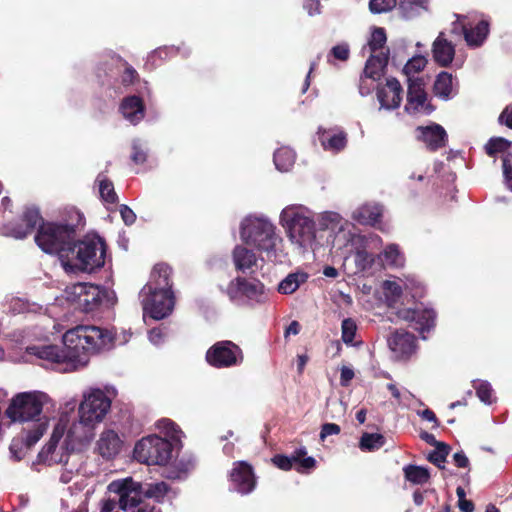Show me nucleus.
Segmentation results:
<instances>
[{
	"instance_id": "obj_62",
	"label": "nucleus",
	"mask_w": 512,
	"mask_h": 512,
	"mask_svg": "<svg viewBox=\"0 0 512 512\" xmlns=\"http://www.w3.org/2000/svg\"><path fill=\"white\" fill-rule=\"evenodd\" d=\"M304 8L307 10L310 16L320 13V2L319 0H306Z\"/></svg>"
},
{
	"instance_id": "obj_24",
	"label": "nucleus",
	"mask_w": 512,
	"mask_h": 512,
	"mask_svg": "<svg viewBox=\"0 0 512 512\" xmlns=\"http://www.w3.org/2000/svg\"><path fill=\"white\" fill-rule=\"evenodd\" d=\"M432 54L434 61L440 66H448L455 54L454 45L444 38V33L441 32L435 39L432 45Z\"/></svg>"
},
{
	"instance_id": "obj_36",
	"label": "nucleus",
	"mask_w": 512,
	"mask_h": 512,
	"mask_svg": "<svg viewBox=\"0 0 512 512\" xmlns=\"http://www.w3.org/2000/svg\"><path fill=\"white\" fill-rule=\"evenodd\" d=\"M452 91V75L441 72L434 83V92L437 96L447 99Z\"/></svg>"
},
{
	"instance_id": "obj_49",
	"label": "nucleus",
	"mask_w": 512,
	"mask_h": 512,
	"mask_svg": "<svg viewBox=\"0 0 512 512\" xmlns=\"http://www.w3.org/2000/svg\"><path fill=\"white\" fill-rule=\"evenodd\" d=\"M478 398L485 404L493 402V390L490 383L486 381H478L474 384Z\"/></svg>"
},
{
	"instance_id": "obj_30",
	"label": "nucleus",
	"mask_w": 512,
	"mask_h": 512,
	"mask_svg": "<svg viewBox=\"0 0 512 512\" xmlns=\"http://www.w3.org/2000/svg\"><path fill=\"white\" fill-rule=\"evenodd\" d=\"M308 279L305 272H295L288 274L278 285V291L281 294H292L300 285L304 284Z\"/></svg>"
},
{
	"instance_id": "obj_19",
	"label": "nucleus",
	"mask_w": 512,
	"mask_h": 512,
	"mask_svg": "<svg viewBox=\"0 0 512 512\" xmlns=\"http://www.w3.org/2000/svg\"><path fill=\"white\" fill-rule=\"evenodd\" d=\"M377 98L383 109L398 108L402 101V87L399 81L395 78L387 79L386 84L378 88Z\"/></svg>"
},
{
	"instance_id": "obj_29",
	"label": "nucleus",
	"mask_w": 512,
	"mask_h": 512,
	"mask_svg": "<svg viewBox=\"0 0 512 512\" xmlns=\"http://www.w3.org/2000/svg\"><path fill=\"white\" fill-rule=\"evenodd\" d=\"M22 221L25 224V229L17 228L12 232L13 236L18 239L25 238L42 221L39 210L34 207L27 208L24 212Z\"/></svg>"
},
{
	"instance_id": "obj_23",
	"label": "nucleus",
	"mask_w": 512,
	"mask_h": 512,
	"mask_svg": "<svg viewBox=\"0 0 512 512\" xmlns=\"http://www.w3.org/2000/svg\"><path fill=\"white\" fill-rule=\"evenodd\" d=\"M417 138L421 140L429 150H437L446 143L447 134L444 128L438 124L416 129Z\"/></svg>"
},
{
	"instance_id": "obj_56",
	"label": "nucleus",
	"mask_w": 512,
	"mask_h": 512,
	"mask_svg": "<svg viewBox=\"0 0 512 512\" xmlns=\"http://www.w3.org/2000/svg\"><path fill=\"white\" fill-rule=\"evenodd\" d=\"M341 429L340 426L335 423H325L322 425L320 432V439L323 441L326 437L330 435H338Z\"/></svg>"
},
{
	"instance_id": "obj_55",
	"label": "nucleus",
	"mask_w": 512,
	"mask_h": 512,
	"mask_svg": "<svg viewBox=\"0 0 512 512\" xmlns=\"http://www.w3.org/2000/svg\"><path fill=\"white\" fill-rule=\"evenodd\" d=\"M331 54L334 56V58L346 61L349 58L350 50L349 46L346 43H341L336 46H334L331 49Z\"/></svg>"
},
{
	"instance_id": "obj_50",
	"label": "nucleus",
	"mask_w": 512,
	"mask_h": 512,
	"mask_svg": "<svg viewBox=\"0 0 512 512\" xmlns=\"http://www.w3.org/2000/svg\"><path fill=\"white\" fill-rule=\"evenodd\" d=\"M398 0H370L369 8L372 13H384L392 10Z\"/></svg>"
},
{
	"instance_id": "obj_42",
	"label": "nucleus",
	"mask_w": 512,
	"mask_h": 512,
	"mask_svg": "<svg viewBox=\"0 0 512 512\" xmlns=\"http://www.w3.org/2000/svg\"><path fill=\"white\" fill-rule=\"evenodd\" d=\"M427 0H399V8L405 18H412L425 9Z\"/></svg>"
},
{
	"instance_id": "obj_37",
	"label": "nucleus",
	"mask_w": 512,
	"mask_h": 512,
	"mask_svg": "<svg viewBox=\"0 0 512 512\" xmlns=\"http://www.w3.org/2000/svg\"><path fill=\"white\" fill-rule=\"evenodd\" d=\"M169 487L165 482H156L143 485V495L145 498H153L161 501L168 493Z\"/></svg>"
},
{
	"instance_id": "obj_63",
	"label": "nucleus",
	"mask_w": 512,
	"mask_h": 512,
	"mask_svg": "<svg viewBox=\"0 0 512 512\" xmlns=\"http://www.w3.org/2000/svg\"><path fill=\"white\" fill-rule=\"evenodd\" d=\"M453 460L455 465L459 468H466L469 465V459L462 451L456 452L453 455Z\"/></svg>"
},
{
	"instance_id": "obj_15",
	"label": "nucleus",
	"mask_w": 512,
	"mask_h": 512,
	"mask_svg": "<svg viewBox=\"0 0 512 512\" xmlns=\"http://www.w3.org/2000/svg\"><path fill=\"white\" fill-rule=\"evenodd\" d=\"M108 491L116 494L119 499V507L128 512L132 506L137 505L143 500V485L134 481L131 477L112 481L108 485Z\"/></svg>"
},
{
	"instance_id": "obj_4",
	"label": "nucleus",
	"mask_w": 512,
	"mask_h": 512,
	"mask_svg": "<svg viewBox=\"0 0 512 512\" xmlns=\"http://www.w3.org/2000/svg\"><path fill=\"white\" fill-rule=\"evenodd\" d=\"M63 345L68 350L71 358L85 361L82 354H94L111 348L114 340L112 333L94 325H77L67 330L63 336Z\"/></svg>"
},
{
	"instance_id": "obj_6",
	"label": "nucleus",
	"mask_w": 512,
	"mask_h": 512,
	"mask_svg": "<svg viewBox=\"0 0 512 512\" xmlns=\"http://www.w3.org/2000/svg\"><path fill=\"white\" fill-rule=\"evenodd\" d=\"M105 245L101 238L87 236L72 242L67 254L62 256V267L67 273L92 272L104 265Z\"/></svg>"
},
{
	"instance_id": "obj_20",
	"label": "nucleus",
	"mask_w": 512,
	"mask_h": 512,
	"mask_svg": "<svg viewBox=\"0 0 512 512\" xmlns=\"http://www.w3.org/2000/svg\"><path fill=\"white\" fill-rule=\"evenodd\" d=\"M232 261L236 271L243 274H253L259 267V259L256 254L244 245L234 247Z\"/></svg>"
},
{
	"instance_id": "obj_57",
	"label": "nucleus",
	"mask_w": 512,
	"mask_h": 512,
	"mask_svg": "<svg viewBox=\"0 0 512 512\" xmlns=\"http://www.w3.org/2000/svg\"><path fill=\"white\" fill-rule=\"evenodd\" d=\"M128 512H160V510L155 505L142 500L137 505L132 506Z\"/></svg>"
},
{
	"instance_id": "obj_61",
	"label": "nucleus",
	"mask_w": 512,
	"mask_h": 512,
	"mask_svg": "<svg viewBox=\"0 0 512 512\" xmlns=\"http://www.w3.org/2000/svg\"><path fill=\"white\" fill-rule=\"evenodd\" d=\"M353 377L354 371L351 368L347 366L341 368L340 383L342 386H347Z\"/></svg>"
},
{
	"instance_id": "obj_34",
	"label": "nucleus",
	"mask_w": 512,
	"mask_h": 512,
	"mask_svg": "<svg viewBox=\"0 0 512 512\" xmlns=\"http://www.w3.org/2000/svg\"><path fill=\"white\" fill-rule=\"evenodd\" d=\"M436 314L432 309H417L413 327L421 333L430 331L435 325Z\"/></svg>"
},
{
	"instance_id": "obj_54",
	"label": "nucleus",
	"mask_w": 512,
	"mask_h": 512,
	"mask_svg": "<svg viewBox=\"0 0 512 512\" xmlns=\"http://www.w3.org/2000/svg\"><path fill=\"white\" fill-rule=\"evenodd\" d=\"M297 461H298V458L295 456L287 457V456H283V455H276L273 458V463L278 468H280L282 470H290L293 466V463L297 462Z\"/></svg>"
},
{
	"instance_id": "obj_1",
	"label": "nucleus",
	"mask_w": 512,
	"mask_h": 512,
	"mask_svg": "<svg viewBox=\"0 0 512 512\" xmlns=\"http://www.w3.org/2000/svg\"><path fill=\"white\" fill-rule=\"evenodd\" d=\"M97 424L85 420L78 415V419L69 424L67 415H62L55 425L49 442L39 452V462L48 465L66 463L68 453L89 444L94 438Z\"/></svg>"
},
{
	"instance_id": "obj_46",
	"label": "nucleus",
	"mask_w": 512,
	"mask_h": 512,
	"mask_svg": "<svg viewBox=\"0 0 512 512\" xmlns=\"http://www.w3.org/2000/svg\"><path fill=\"white\" fill-rule=\"evenodd\" d=\"M509 146H510L509 141H507L506 139H504L502 137H497V138H491L487 142V144L485 145V150L489 156L494 157L498 153L506 152L508 150Z\"/></svg>"
},
{
	"instance_id": "obj_9",
	"label": "nucleus",
	"mask_w": 512,
	"mask_h": 512,
	"mask_svg": "<svg viewBox=\"0 0 512 512\" xmlns=\"http://www.w3.org/2000/svg\"><path fill=\"white\" fill-rule=\"evenodd\" d=\"M49 401V396L44 392L19 393L12 399L6 410V415L14 422L30 421L40 415L43 406Z\"/></svg>"
},
{
	"instance_id": "obj_26",
	"label": "nucleus",
	"mask_w": 512,
	"mask_h": 512,
	"mask_svg": "<svg viewBox=\"0 0 512 512\" xmlns=\"http://www.w3.org/2000/svg\"><path fill=\"white\" fill-rule=\"evenodd\" d=\"M120 110L123 117L132 124L138 123L144 117L142 100L137 96H130L123 100Z\"/></svg>"
},
{
	"instance_id": "obj_13",
	"label": "nucleus",
	"mask_w": 512,
	"mask_h": 512,
	"mask_svg": "<svg viewBox=\"0 0 512 512\" xmlns=\"http://www.w3.org/2000/svg\"><path fill=\"white\" fill-rule=\"evenodd\" d=\"M226 294L232 301L245 298L251 304H264L268 301V292L263 283L256 279L236 277L228 284Z\"/></svg>"
},
{
	"instance_id": "obj_11",
	"label": "nucleus",
	"mask_w": 512,
	"mask_h": 512,
	"mask_svg": "<svg viewBox=\"0 0 512 512\" xmlns=\"http://www.w3.org/2000/svg\"><path fill=\"white\" fill-rule=\"evenodd\" d=\"M452 33L463 35L469 47H480L489 34V21L477 12H469L466 15L456 14Z\"/></svg>"
},
{
	"instance_id": "obj_14",
	"label": "nucleus",
	"mask_w": 512,
	"mask_h": 512,
	"mask_svg": "<svg viewBox=\"0 0 512 512\" xmlns=\"http://www.w3.org/2000/svg\"><path fill=\"white\" fill-rule=\"evenodd\" d=\"M242 349L232 341L216 342L206 352V361L215 368H229L242 364Z\"/></svg>"
},
{
	"instance_id": "obj_51",
	"label": "nucleus",
	"mask_w": 512,
	"mask_h": 512,
	"mask_svg": "<svg viewBox=\"0 0 512 512\" xmlns=\"http://www.w3.org/2000/svg\"><path fill=\"white\" fill-rule=\"evenodd\" d=\"M25 442L22 439L14 438L9 445L10 457L14 461H20L24 457Z\"/></svg>"
},
{
	"instance_id": "obj_8",
	"label": "nucleus",
	"mask_w": 512,
	"mask_h": 512,
	"mask_svg": "<svg viewBox=\"0 0 512 512\" xmlns=\"http://www.w3.org/2000/svg\"><path fill=\"white\" fill-rule=\"evenodd\" d=\"M67 299L83 312H92L99 306H113L116 296L113 291L101 289L90 283H76L66 289Z\"/></svg>"
},
{
	"instance_id": "obj_33",
	"label": "nucleus",
	"mask_w": 512,
	"mask_h": 512,
	"mask_svg": "<svg viewBox=\"0 0 512 512\" xmlns=\"http://www.w3.org/2000/svg\"><path fill=\"white\" fill-rule=\"evenodd\" d=\"M379 260L384 266L401 267L404 264V256L396 244L388 245L379 255Z\"/></svg>"
},
{
	"instance_id": "obj_28",
	"label": "nucleus",
	"mask_w": 512,
	"mask_h": 512,
	"mask_svg": "<svg viewBox=\"0 0 512 512\" xmlns=\"http://www.w3.org/2000/svg\"><path fill=\"white\" fill-rule=\"evenodd\" d=\"M388 59L389 51H381L379 54H370L364 68L365 76L373 80L380 78L388 63Z\"/></svg>"
},
{
	"instance_id": "obj_3",
	"label": "nucleus",
	"mask_w": 512,
	"mask_h": 512,
	"mask_svg": "<svg viewBox=\"0 0 512 512\" xmlns=\"http://www.w3.org/2000/svg\"><path fill=\"white\" fill-rule=\"evenodd\" d=\"M240 238L269 260H276L282 252L283 239L276 226L265 216H247L240 225Z\"/></svg>"
},
{
	"instance_id": "obj_59",
	"label": "nucleus",
	"mask_w": 512,
	"mask_h": 512,
	"mask_svg": "<svg viewBox=\"0 0 512 512\" xmlns=\"http://www.w3.org/2000/svg\"><path fill=\"white\" fill-rule=\"evenodd\" d=\"M416 316H417V309L404 308V309L398 310V312H397V317L399 319H402V320L408 321V322H412V323H414V320H416Z\"/></svg>"
},
{
	"instance_id": "obj_48",
	"label": "nucleus",
	"mask_w": 512,
	"mask_h": 512,
	"mask_svg": "<svg viewBox=\"0 0 512 512\" xmlns=\"http://www.w3.org/2000/svg\"><path fill=\"white\" fill-rule=\"evenodd\" d=\"M341 330L343 342L347 345L352 344L357 331L355 321L351 318L344 319L342 321Z\"/></svg>"
},
{
	"instance_id": "obj_41",
	"label": "nucleus",
	"mask_w": 512,
	"mask_h": 512,
	"mask_svg": "<svg viewBox=\"0 0 512 512\" xmlns=\"http://www.w3.org/2000/svg\"><path fill=\"white\" fill-rule=\"evenodd\" d=\"M157 428L164 433L166 437H169L173 442L178 443L182 436V431L177 425L170 419H161L157 422Z\"/></svg>"
},
{
	"instance_id": "obj_32",
	"label": "nucleus",
	"mask_w": 512,
	"mask_h": 512,
	"mask_svg": "<svg viewBox=\"0 0 512 512\" xmlns=\"http://www.w3.org/2000/svg\"><path fill=\"white\" fill-rule=\"evenodd\" d=\"M296 159L295 152L289 147H281L274 153V164L281 172L289 171Z\"/></svg>"
},
{
	"instance_id": "obj_22",
	"label": "nucleus",
	"mask_w": 512,
	"mask_h": 512,
	"mask_svg": "<svg viewBox=\"0 0 512 512\" xmlns=\"http://www.w3.org/2000/svg\"><path fill=\"white\" fill-rule=\"evenodd\" d=\"M122 445L123 441L118 433L108 428L100 434L97 441V450L103 458L112 459L120 453Z\"/></svg>"
},
{
	"instance_id": "obj_27",
	"label": "nucleus",
	"mask_w": 512,
	"mask_h": 512,
	"mask_svg": "<svg viewBox=\"0 0 512 512\" xmlns=\"http://www.w3.org/2000/svg\"><path fill=\"white\" fill-rule=\"evenodd\" d=\"M382 216V207L378 204H364L353 212V219L360 224L375 226Z\"/></svg>"
},
{
	"instance_id": "obj_35",
	"label": "nucleus",
	"mask_w": 512,
	"mask_h": 512,
	"mask_svg": "<svg viewBox=\"0 0 512 512\" xmlns=\"http://www.w3.org/2000/svg\"><path fill=\"white\" fill-rule=\"evenodd\" d=\"M403 471L405 478L413 484H424L430 478L428 469L422 466L408 465Z\"/></svg>"
},
{
	"instance_id": "obj_60",
	"label": "nucleus",
	"mask_w": 512,
	"mask_h": 512,
	"mask_svg": "<svg viewBox=\"0 0 512 512\" xmlns=\"http://www.w3.org/2000/svg\"><path fill=\"white\" fill-rule=\"evenodd\" d=\"M356 262L362 265L363 268L370 266L373 262V257L364 250H359L356 253Z\"/></svg>"
},
{
	"instance_id": "obj_38",
	"label": "nucleus",
	"mask_w": 512,
	"mask_h": 512,
	"mask_svg": "<svg viewBox=\"0 0 512 512\" xmlns=\"http://www.w3.org/2000/svg\"><path fill=\"white\" fill-rule=\"evenodd\" d=\"M384 296L389 306L394 305L402 295L401 281L386 280L383 283Z\"/></svg>"
},
{
	"instance_id": "obj_2",
	"label": "nucleus",
	"mask_w": 512,
	"mask_h": 512,
	"mask_svg": "<svg viewBox=\"0 0 512 512\" xmlns=\"http://www.w3.org/2000/svg\"><path fill=\"white\" fill-rule=\"evenodd\" d=\"M171 268L166 264L155 265L150 281L140 291L144 316L154 320L167 317L174 308V296L170 283Z\"/></svg>"
},
{
	"instance_id": "obj_47",
	"label": "nucleus",
	"mask_w": 512,
	"mask_h": 512,
	"mask_svg": "<svg viewBox=\"0 0 512 512\" xmlns=\"http://www.w3.org/2000/svg\"><path fill=\"white\" fill-rule=\"evenodd\" d=\"M449 446L445 443H437L436 450L430 453L428 459L437 467L443 469L446 457L449 454Z\"/></svg>"
},
{
	"instance_id": "obj_43",
	"label": "nucleus",
	"mask_w": 512,
	"mask_h": 512,
	"mask_svg": "<svg viewBox=\"0 0 512 512\" xmlns=\"http://www.w3.org/2000/svg\"><path fill=\"white\" fill-rule=\"evenodd\" d=\"M427 64V59L423 55L413 56L404 66L403 72L407 76L408 81L410 78H414V74L422 71Z\"/></svg>"
},
{
	"instance_id": "obj_21",
	"label": "nucleus",
	"mask_w": 512,
	"mask_h": 512,
	"mask_svg": "<svg viewBox=\"0 0 512 512\" xmlns=\"http://www.w3.org/2000/svg\"><path fill=\"white\" fill-rule=\"evenodd\" d=\"M415 336L406 331H395L388 338L389 348L395 353L398 358L410 356L416 348Z\"/></svg>"
},
{
	"instance_id": "obj_39",
	"label": "nucleus",
	"mask_w": 512,
	"mask_h": 512,
	"mask_svg": "<svg viewBox=\"0 0 512 512\" xmlns=\"http://www.w3.org/2000/svg\"><path fill=\"white\" fill-rule=\"evenodd\" d=\"M96 182L99 186V193L101 198L105 202L115 203L117 201V195L115 193L113 183L102 174L98 175Z\"/></svg>"
},
{
	"instance_id": "obj_10",
	"label": "nucleus",
	"mask_w": 512,
	"mask_h": 512,
	"mask_svg": "<svg viewBox=\"0 0 512 512\" xmlns=\"http://www.w3.org/2000/svg\"><path fill=\"white\" fill-rule=\"evenodd\" d=\"M173 444L157 435L142 438L134 448V457L147 465H165L172 457Z\"/></svg>"
},
{
	"instance_id": "obj_7",
	"label": "nucleus",
	"mask_w": 512,
	"mask_h": 512,
	"mask_svg": "<svg viewBox=\"0 0 512 512\" xmlns=\"http://www.w3.org/2000/svg\"><path fill=\"white\" fill-rule=\"evenodd\" d=\"M75 237L74 227L68 224L46 222L39 226L35 242L48 254H57L62 264L63 254H67Z\"/></svg>"
},
{
	"instance_id": "obj_18",
	"label": "nucleus",
	"mask_w": 512,
	"mask_h": 512,
	"mask_svg": "<svg viewBox=\"0 0 512 512\" xmlns=\"http://www.w3.org/2000/svg\"><path fill=\"white\" fill-rule=\"evenodd\" d=\"M230 481L233 489L241 494H248L255 488V477L253 469L245 461H238L234 463V466L230 472Z\"/></svg>"
},
{
	"instance_id": "obj_53",
	"label": "nucleus",
	"mask_w": 512,
	"mask_h": 512,
	"mask_svg": "<svg viewBox=\"0 0 512 512\" xmlns=\"http://www.w3.org/2000/svg\"><path fill=\"white\" fill-rule=\"evenodd\" d=\"M503 175L507 188L512 191V157L508 154L503 157Z\"/></svg>"
},
{
	"instance_id": "obj_17",
	"label": "nucleus",
	"mask_w": 512,
	"mask_h": 512,
	"mask_svg": "<svg viewBox=\"0 0 512 512\" xmlns=\"http://www.w3.org/2000/svg\"><path fill=\"white\" fill-rule=\"evenodd\" d=\"M405 110L408 113L429 114L432 111L427 103V94L421 78H410L408 81L407 104Z\"/></svg>"
},
{
	"instance_id": "obj_12",
	"label": "nucleus",
	"mask_w": 512,
	"mask_h": 512,
	"mask_svg": "<svg viewBox=\"0 0 512 512\" xmlns=\"http://www.w3.org/2000/svg\"><path fill=\"white\" fill-rule=\"evenodd\" d=\"M112 398L109 391L100 388H89L82 394L78 407V415L85 420L100 424L111 409Z\"/></svg>"
},
{
	"instance_id": "obj_40",
	"label": "nucleus",
	"mask_w": 512,
	"mask_h": 512,
	"mask_svg": "<svg viewBox=\"0 0 512 512\" xmlns=\"http://www.w3.org/2000/svg\"><path fill=\"white\" fill-rule=\"evenodd\" d=\"M385 444V438L378 433H364L360 439V448L362 450L374 451L380 449Z\"/></svg>"
},
{
	"instance_id": "obj_44",
	"label": "nucleus",
	"mask_w": 512,
	"mask_h": 512,
	"mask_svg": "<svg viewBox=\"0 0 512 512\" xmlns=\"http://www.w3.org/2000/svg\"><path fill=\"white\" fill-rule=\"evenodd\" d=\"M47 429L46 421H38L33 424V427L27 431L25 444L26 447H31L35 443H37L40 438L43 436L44 432Z\"/></svg>"
},
{
	"instance_id": "obj_16",
	"label": "nucleus",
	"mask_w": 512,
	"mask_h": 512,
	"mask_svg": "<svg viewBox=\"0 0 512 512\" xmlns=\"http://www.w3.org/2000/svg\"><path fill=\"white\" fill-rule=\"evenodd\" d=\"M34 355L38 358L46 360L50 363L63 365L64 371L77 370L86 365L85 361H78L71 358L68 350L64 347L61 349L56 345H41L31 348Z\"/></svg>"
},
{
	"instance_id": "obj_52",
	"label": "nucleus",
	"mask_w": 512,
	"mask_h": 512,
	"mask_svg": "<svg viewBox=\"0 0 512 512\" xmlns=\"http://www.w3.org/2000/svg\"><path fill=\"white\" fill-rule=\"evenodd\" d=\"M132 150L133 152L131 158L134 163L142 164L146 161V152L144 151L140 140L133 141Z\"/></svg>"
},
{
	"instance_id": "obj_25",
	"label": "nucleus",
	"mask_w": 512,
	"mask_h": 512,
	"mask_svg": "<svg viewBox=\"0 0 512 512\" xmlns=\"http://www.w3.org/2000/svg\"><path fill=\"white\" fill-rule=\"evenodd\" d=\"M319 141L324 150L337 153L345 148L347 144L346 134L342 131H321L319 130Z\"/></svg>"
},
{
	"instance_id": "obj_58",
	"label": "nucleus",
	"mask_w": 512,
	"mask_h": 512,
	"mask_svg": "<svg viewBox=\"0 0 512 512\" xmlns=\"http://www.w3.org/2000/svg\"><path fill=\"white\" fill-rule=\"evenodd\" d=\"M120 215L126 225H132L136 220V215L127 205L120 206Z\"/></svg>"
},
{
	"instance_id": "obj_45",
	"label": "nucleus",
	"mask_w": 512,
	"mask_h": 512,
	"mask_svg": "<svg viewBox=\"0 0 512 512\" xmlns=\"http://www.w3.org/2000/svg\"><path fill=\"white\" fill-rule=\"evenodd\" d=\"M341 216L336 212H323L318 216V222L321 229L334 230L337 227H341Z\"/></svg>"
},
{
	"instance_id": "obj_31",
	"label": "nucleus",
	"mask_w": 512,
	"mask_h": 512,
	"mask_svg": "<svg viewBox=\"0 0 512 512\" xmlns=\"http://www.w3.org/2000/svg\"><path fill=\"white\" fill-rule=\"evenodd\" d=\"M386 34L383 28H374L367 46L362 48V54H379L381 51H389L385 47Z\"/></svg>"
},
{
	"instance_id": "obj_5",
	"label": "nucleus",
	"mask_w": 512,
	"mask_h": 512,
	"mask_svg": "<svg viewBox=\"0 0 512 512\" xmlns=\"http://www.w3.org/2000/svg\"><path fill=\"white\" fill-rule=\"evenodd\" d=\"M279 224L283 227L289 241L299 249H314L316 228L313 212L299 204L288 205L280 213Z\"/></svg>"
},
{
	"instance_id": "obj_64",
	"label": "nucleus",
	"mask_w": 512,
	"mask_h": 512,
	"mask_svg": "<svg viewBox=\"0 0 512 512\" xmlns=\"http://www.w3.org/2000/svg\"><path fill=\"white\" fill-rule=\"evenodd\" d=\"M149 340L154 345H159L163 342L164 335L158 328H154L149 332Z\"/></svg>"
}]
</instances>
